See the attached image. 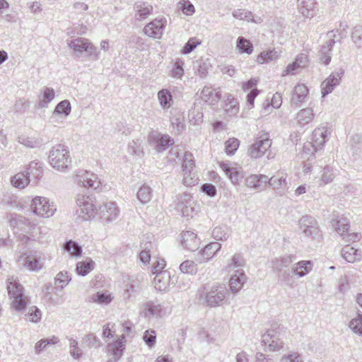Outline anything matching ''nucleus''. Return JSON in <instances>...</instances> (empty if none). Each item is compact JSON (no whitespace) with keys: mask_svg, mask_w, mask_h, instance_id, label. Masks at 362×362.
<instances>
[{"mask_svg":"<svg viewBox=\"0 0 362 362\" xmlns=\"http://www.w3.org/2000/svg\"><path fill=\"white\" fill-rule=\"evenodd\" d=\"M134 9L136 12L135 17L139 21L146 19L153 12V6L144 1L135 3Z\"/></svg>","mask_w":362,"mask_h":362,"instance_id":"24","label":"nucleus"},{"mask_svg":"<svg viewBox=\"0 0 362 362\" xmlns=\"http://www.w3.org/2000/svg\"><path fill=\"white\" fill-rule=\"evenodd\" d=\"M344 71L342 68L337 69L321 84V93L322 97L332 93L334 88L339 84Z\"/></svg>","mask_w":362,"mask_h":362,"instance_id":"12","label":"nucleus"},{"mask_svg":"<svg viewBox=\"0 0 362 362\" xmlns=\"http://www.w3.org/2000/svg\"><path fill=\"white\" fill-rule=\"evenodd\" d=\"M240 145V141L236 138H230L225 142V151L229 155L232 156L236 152Z\"/></svg>","mask_w":362,"mask_h":362,"instance_id":"50","label":"nucleus"},{"mask_svg":"<svg viewBox=\"0 0 362 362\" xmlns=\"http://www.w3.org/2000/svg\"><path fill=\"white\" fill-rule=\"evenodd\" d=\"M195 206L196 204L193 201L192 204H188L185 206H182V208L179 209L178 211H180L183 216L192 218L197 214Z\"/></svg>","mask_w":362,"mask_h":362,"instance_id":"62","label":"nucleus"},{"mask_svg":"<svg viewBox=\"0 0 362 362\" xmlns=\"http://www.w3.org/2000/svg\"><path fill=\"white\" fill-rule=\"evenodd\" d=\"M351 37L357 48H362V25H356L353 28Z\"/></svg>","mask_w":362,"mask_h":362,"instance_id":"48","label":"nucleus"},{"mask_svg":"<svg viewBox=\"0 0 362 362\" xmlns=\"http://www.w3.org/2000/svg\"><path fill=\"white\" fill-rule=\"evenodd\" d=\"M314 0H298V11L306 18H312L315 14Z\"/></svg>","mask_w":362,"mask_h":362,"instance_id":"27","label":"nucleus"},{"mask_svg":"<svg viewBox=\"0 0 362 362\" xmlns=\"http://www.w3.org/2000/svg\"><path fill=\"white\" fill-rule=\"evenodd\" d=\"M236 47L241 54H251L253 52L252 42L244 37L240 36L236 40Z\"/></svg>","mask_w":362,"mask_h":362,"instance_id":"37","label":"nucleus"},{"mask_svg":"<svg viewBox=\"0 0 362 362\" xmlns=\"http://www.w3.org/2000/svg\"><path fill=\"white\" fill-rule=\"evenodd\" d=\"M148 140L150 145L153 146L157 152H162L174 144V139L168 134L156 131H153L148 134Z\"/></svg>","mask_w":362,"mask_h":362,"instance_id":"9","label":"nucleus"},{"mask_svg":"<svg viewBox=\"0 0 362 362\" xmlns=\"http://www.w3.org/2000/svg\"><path fill=\"white\" fill-rule=\"evenodd\" d=\"M125 342V337L122 334L119 336L116 341L107 344V348L108 351L116 360H119L122 356Z\"/></svg>","mask_w":362,"mask_h":362,"instance_id":"22","label":"nucleus"},{"mask_svg":"<svg viewBox=\"0 0 362 362\" xmlns=\"http://www.w3.org/2000/svg\"><path fill=\"white\" fill-rule=\"evenodd\" d=\"M293 274L292 269H284L281 272H278V276L285 285L292 287L293 285V281L292 280V276Z\"/></svg>","mask_w":362,"mask_h":362,"instance_id":"57","label":"nucleus"},{"mask_svg":"<svg viewBox=\"0 0 362 362\" xmlns=\"http://www.w3.org/2000/svg\"><path fill=\"white\" fill-rule=\"evenodd\" d=\"M32 211L41 217L49 218L55 213L57 208L54 203H49L44 197H35L31 204Z\"/></svg>","mask_w":362,"mask_h":362,"instance_id":"5","label":"nucleus"},{"mask_svg":"<svg viewBox=\"0 0 362 362\" xmlns=\"http://www.w3.org/2000/svg\"><path fill=\"white\" fill-rule=\"evenodd\" d=\"M308 94V88L304 84H297L293 90L291 98V105L294 107H298L303 102Z\"/></svg>","mask_w":362,"mask_h":362,"instance_id":"20","label":"nucleus"},{"mask_svg":"<svg viewBox=\"0 0 362 362\" xmlns=\"http://www.w3.org/2000/svg\"><path fill=\"white\" fill-rule=\"evenodd\" d=\"M170 276L169 272H160L155 276L153 284L156 289L163 291L169 286Z\"/></svg>","mask_w":362,"mask_h":362,"instance_id":"28","label":"nucleus"},{"mask_svg":"<svg viewBox=\"0 0 362 362\" xmlns=\"http://www.w3.org/2000/svg\"><path fill=\"white\" fill-rule=\"evenodd\" d=\"M182 167L183 173H186V172L193 171L194 168V160L192 153L188 151L185 153L182 158Z\"/></svg>","mask_w":362,"mask_h":362,"instance_id":"45","label":"nucleus"},{"mask_svg":"<svg viewBox=\"0 0 362 362\" xmlns=\"http://www.w3.org/2000/svg\"><path fill=\"white\" fill-rule=\"evenodd\" d=\"M157 98L160 107L163 110L168 109L172 105L173 95L169 90L161 89L158 92Z\"/></svg>","mask_w":362,"mask_h":362,"instance_id":"33","label":"nucleus"},{"mask_svg":"<svg viewBox=\"0 0 362 362\" xmlns=\"http://www.w3.org/2000/svg\"><path fill=\"white\" fill-rule=\"evenodd\" d=\"M25 317H27V319L29 321L37 323L41 320V311L36 306L29 307L28 313L25 314Z\"/></svg>","mask_w":362,"mask_h":362,"instance_id":"53","label":"nucleus"},{"mask_svg":"<svg viewBox=\"0 0 362 362\" xmlns=\"http://www.w3.org/2000/svg\"><path fill=\"white\" fill-rule=\"evenodd\" d=\"M180 269L182 273L189 274H192L197 271L196 264L190 260L183 262L180 265Z\"/></svg>","mask_w":362,"mask_h":362,"instance_id":"63","label":"nucleus"},{"mask_svg":"<svg viewBox=\"0 0 362 362\" xmlns=\"http://www.w3.org/2000/svg\"><path fill=\"white\" fill-rule=\"evenodd\" d=\"M228 293L225 285L214 284L206 293V302L209 307L220 305L226 298Z\"/></svg>","mask_w":362,"mask_h":362,"instance_id":"6","label":"nucleus"},{"mask_svg":"<svg viewBox=\"0 0 362 362\" xmlns=\"http://www.w3.org/2000/svg\"><path fill=\"white\" fill-rule=\"evenodd\" d=\"M69 341V354L74 359L79 360L83 355L82 350L78 347L76 339L68 338Z\"/></svg>","mask_w":362,"mask_h":362,"instance_id":"46","label":"nucleus"},{"mask_svg":"<svg viewBox=\"0 0 362 362\" xmlns=\"http://www.w3.org/2000/svg\"><path fill=\"white\" fill-rule=\"evenodd\" d=\"M64 250L72 257H78L82 253L81 247L76 242L71 240L64 244Z\"/></svg>","mask_w":362,"mask_h":362,"instance_id":"38","label":"nucleus"},{"mask_svg":"<svg viewBox=\"0 0 362 362\" xmlns=\"http://www.w3.org/2000/svg\"><path fill=\"white\" fill-rule=\"evenodd\" d=\"M76 176V182L81 187L98 190L101 186V182L97 175L90 171L80 170Z\"/></svg>","mask_w":362,"mask_h":362,"instance_id":"8","label":"nucleus"},{"mask_svg":"<svg viewBox=\"0 0 362 362\" xmlns=\"http://www.w3.org/2000/svg\"><path fill=\"white\" fill-rule=\"evenodd\" d=\"M71 277L68 272H60L55 277V288L57 291L62 290L66 286L68 285L71 281Z\"/></svg>","mask_w":362,"mask_h":362,"instance_id":"42","label":"nucleus"},{"mask_svg":"<svg viewBox=\"0 0 362 362\" xmlns=\"http://www.w3.org/2000/svg\"><path fill=\"white\" fill-rule=\"evenodd\" d=\"M198 177L192 171L183 173L182 183L185 186L192 187L198 183Z\"/></svg>","mask_w":362,"mask_h":362,"instance_id":"56","label":"nucleus"},{"mask_svg":"<svg viewBox=\"0 0 362 362\" xmlns=\"http://www.w3.org/2000/svg\"><path fill=\"white\" fill-rule=\"evenodd\" d=\"M331 51H332V49L330 47H328V46H327L325 44L322 45L320 50L319 57H320V62L322 64H324L325 65H327L329 64L331 59H332Z\"/></svg>","mask_w":362,"mask_h":362,"instance_id":"55","label":"nucleus"},{"mask_svg":"<svg viewBox=\"0 0 362 362\" xmlns=\"http://www.w3.org/2000/svg\"><path fill=\"white\" fill-rule=\"evenodd\" d=\"M281 328L269 329L262 336V343L268 346L269 351H278L283 349L284 342L280 336Z\"/></svg>","mask_w":362,"mask_h":362,"instance_id":"10","label":"nucleus"},{"mask_svg":"<svg viewBox=\"0 0 362 362\" xmlns=\"http://www.w3.org/2000/svg\"><path fill=\"white\" fill-rule=\"evenodd\" d=\"M313 268V262L310 260H303L295 264L292 267V272L298 277H303L308 274Z\"/></svg>","mask_w":362,"mask_h":362,"instance_id":"29","label":"nucleus"},{"mask_svg":"<svg viewBox=\"0 0 362 362\" xmlns=\"http://www.w3.org/2000/svg\"><path fill=\"white\" fill-rule=\"evenodd\" d=\"M71 112V104L69 100H64L59 102L54 110V114H62L68 116Z\"/></svg>","mask_w":362,"mask_h":362,"instance_id":"52","label":"nucleus"},{"mask_svg":"<svg viewBox=\"0 0 362 362\" xmlns=\"http://www.w3.org/2000/svg\"><path fill=\"white\" fill-rule=\"evenodd\" d=\"M341 256L348 262H354L361 260L362 252L349 245L344 246L341 250Z\"/></svg>","mask_w":362,"mask_h":362,"instance_id":"26","label":"nucleus"},{"mask_svg":"<svg viewBox=\"0 0 362 362\" xmlns=\"http://www.w3.org/2000/svg\"><path fill=\"white\" fill-rule=\"evenodd\" d=\"M77 209L76 215L82 220L87 221L95 217L98 214V209L95 205V198L86 194H78L76 198Z\"/></svg>","mask_w":362,"mask_h":362,"instance_id":"2","label":"nucleus"},{"mask_svg":"<svg viewBox=\"0 0 362 362\" xmlns=\"http://www.w3.org/2000/svg\"><path fill=\"white\" fill-rule=\"evenodd\" d=\"M272 143V139H270L268 133H263L258 135L255 142L248 148V156L252 158H261L271 147Z\"/></svg>","mask_w":362,"mask_h":362,"instance_id":"4","label":"nucleus"},{"mask_svg":"<svg viewBox=\"0 0 362 362\" xmlns=\"http://www.w3.org/2000/svg\"><path fill=\"white\" fill-rule=\"evenodd\" d=\"M42 170L38 162L33 161L30 163L29 167L28 168L25 173L29 176H33L35 179L38 178L41 176Z\"/></svg>","mask_w":362,"mask_h":362,"instance_id":"54","label":"nucleus"},{"mask_svg":"<svg viewBox=\"0 0 362 362\" xmlns=\"http://www.w3.org/2000/svg\"><path fill=\"white\" fill-rule=\"evenodd\" d=\"M179 6L180 9L186 16H192L195 12L194 5L189 0H181Z\"/></svg>","mask_w":362,"mask_h":362,"instance_id":"58","label":"nucleus"},{"mask_svg":"<svg viewBox=\"0 0 362 362\" xmlns=\"http://www.w3.org/2000/svg\"><path fill=\"white\" fill-rule=\"evenodd\" d=\"M247 281V277L242 269H238L231 275L229 286L231 292L234 294L238 293Z\"/></svg>","mask_w":362,"mask_h":362,"instance_id":"17","label":"nucleus"},{"mask_svg":"<svg viewBox=\"0 0 362 362\" xmlns=\"http://www.w3.org/2000/svg\"><path fill=\"white\" fill-rule=\"evenodd\" d=\"M119 212L116 204L112 202L103 204L98 210L100 218L105 223L115 220L118 217Z\"/></svg>","mask_w":362,"mask_h":362,"instance_id":"13","label":"nucleus"},{"mask_svg":"<svg viewBox=\"0 0 362 362\" xmlns=\"http://www.w3.org/2000/svg\"><path fill=\"white\" fill-rule=\"evenodd\" d=\"M280 362H304L301 354L298 352H291L284 355Z\"/></svg>","mask_w":362,"mask_h":362,"instance_id":"61","label":"nucleus"},{"mask_svg":"<svg viewBox=\"0 0 362 362\" xmlns=\"http://www.w3.org/2000/svg\"><path fill=\"white\" fill-rule=\"evenodd\" d=\"M19 266H22L30 271L37 272L42 268V263L39 258L33 254H22L17 259Z\"/></svg>","mask_w":362,"mask_h":362,"instance_id":"14","label":"nucleus"},{"mask_svg":"<svg viewBox=\"0 0 362 362\" xmlns=\"http://www.w3.org/2000/svg\"><path fill=\"white\" fill-rule=\"evenodd\" d=\"M94 264L90 258H87L85 261L76 264V272L78 275L84 276L94 269Z\"/></svg>","mask_w":362,"mask_h":362,"instance_id":"35","label":"nucleus"},{"mask_svg":"<svg viewBox=\"0 0 362 362\" xmlns=\"http://www.w3.org/2000/svg\"><path fill=\"white\" fill-rule=\"evenodd\" d=\"M30 177L25 172L18 173L11 177V182L16 188H24L29 184Z\"/></svg>","mask_w":362,"mask_h":362,"instance_id":"36","label":"nucleus"},{"mask_svg":"<svg viewBox=\"0 0 362 362\" xmlns=\"http://www.w3.org/2000/svg\"><path fill=\"white\" fill-rule=\"evenodd\" d=\"M184 62L180 58L175 59L172 70L170 71V76L175 78L181 79L184 74Z\"/></svg>","mask_w":362,"mask_h":362,"instance_id":"43","label":"nucleus"},{"mask_svg":"<svg viewBox=\"0 0 362 362\" xmlns=\"http://www.w3.org/2000/svg\"><path fill=\"white\" fill-rule=\"evenodd\" d=\"M315 117L313 110L311 107H306L300 110L296 114V120L298 125L304 127L311 122Z\"/></svg>","mask_w":362,"mask_h":362,"instance_id":"30","label":"nucleus"},{"mask_svg":"<svg viewBox=\"0 0 362 362\" xmlns=\"http://www.w3.org/2000/svg\"><path fill=\"white\" fill-rule=\"evenodd\" d=\"M211 86H204L200 93V98L210 105H214L218 103L221 98V91Z\"/></svg>","mask_w":362,"mask_h":362,"instance_id":"19","label":"nucleus"},{"mask_svg":"<svg viewBox=\"0 0 362 362\" xmlns=\"http://www.w3.org/2000/svg\"><path fill=\"white\" fill-rule=\"evenodd\" d=\"M300 229L303 234L311 240L318 239L321 237L317 221L313 216H305L299 220Z\"/></svg>","mask_w":362,"mask_h":362,"instance_id":"7","label":"nucleus"},{"mask_svg":"<svg viewBox=\"0 0 362 362\" xmlns=\"http://www.w3.org/2000/svg\"><path fill=\"white\" fill-rule=\"evenodd\" d=\"M83 341L88 348L97 349L100 346V339L93 333L86 334Z\"/></svg>","mask_w":362,"mask_h":362,"instance_id":"59","label":"nucleus"},{"mask_svg":"<svg viewBox=\"0 0 362 362\" xmlns=\"http://www.w3.org/2000/svg\"><path fill=\"white\" fill-rule=\"evenodd\" d=\"M267 183L272 187L274 190L280 195L284 194L288 188L286 175L283 173H279L276 175L272 176L270 179H267Z\"/></svg>","mask_w":362,"mask_h":362,"instance_id":"16","label":"nucleus"},{"mask_svg":"<svg viewBox=\"0 0 362 362\" xmlns=\"http://www.w3.org/2000/svg\"><path fill=\"white\" fill-rule=\"evenodd\" d=\"M54 98V90L51 88H45L42 99L39 103V106L41 107H45L47 106L48 103H49Z\"/></svg>","mask_w":362,"mask_h":362,"instance_id":"51","label":"nucleus"},{"mask_svg":"<svg viewBox=\"0 0 362 362\" xmlns=\"http://www.w3.org/2000/svg\"><path fill=\"white\" fill-rule=\"evenodd\" d=\"M128 152L132 156H140L143 153V148L138 141L132 140L128 144Z\"/></svg>","mask_w":362,"mask_h":362,"instance_id":"64","label":"nucleus"},{"mask_svg":"<svg viewBox=\"0 0 362 362\" xmlns=\"http://www.w3.org/2000/svg\"><path fill=\"white\" fill-rule=\"evenodd\" d=\"M332 226L334 230L342 237L345 242H355L359 240L361 235L358 233H348L349 223L346 218H341L339 220H333Z\"/></svg>","mask_w":362,"mask_h":362,"instance_id":"11","label":"nucleus"},{"mask_svg":"<svg viewBox=\"0 0 362 362\" xmlns=\"http://www.w3.org/2000/svg\"><path fill=\"white\" fill-rule=\"evenodd\" d=\"M267 179L264 175H251L246 178V185L252 189L263 190Z\"/></svg>","mask_w":362,"mask_h":362,"instance_id":"23","label":"nucleus"},{"mask_svg":"<svg viewBox=\"0 0 362 362\" xmlns=\"http://www.w3.org/2000/svg\"><path fill=\"white\" fill-rule=\"evenodd\" d=\"M221 245L217 242H213L205 246L202 250V260L208 261L211 259L214 255L220 250Z\"/></svg>","mask_w":362,"mask_h":362,"instance_id":"34","label":"nucleus"},{"mask_svg":"<svg viewBox=\"0 0 362 362\" xmlns=\"http://www.w3.org/2000/svg\"><path fill=\"white\" fill-rule=\"evenodd\" d=\"M180 242L183 247L190 251L197 250L200 243L197 234L189 230L182 233Z\"/></svg>","mask_w":362,"mask_h":362,"instance_id":"18","label":"nucleus"},{"mask_svg":"<svg viewBox=\"0 0 362 362\" xmlns=\"http://www.w3.org/2000/svg\"><path fill=\"white\" fill-rule=\"evenodd\" d=\"M90 41L83 37H77L68 42L69 47L75 52L82 54L87 50Z\"/></svg>","mask_w":362,"mask_h":362,"instance_id":"31","label":"nucleus"},{"mask_svg":"<svg viewBox=\"0 0 362 362\" xmlns=\"http://www.w3.org/2000/svg\"><path fill=\"white\" fill-rule=\"evenodd\" d=\"M329 134L330 132L326 126L316 128L313 133V146L316 149L321 148L327 141Z\"/></svg>","mask_w":362,"mask_h":362,"instance_id":"21","label":"nucleus"},{"mask_svg":"<svg viewBox=\"0 0 362 362\" xmlns=\"http://www.w3.org/2000/svg\"><path fill=\"white\" fill-rule=\"evenodd\" d=\"M200 43L201 42L195 37L189 38L182 49L181 53L183 54L191 53Z\"/></svg>","mask_w":362,"mask_h":362,"instance_id":"60","label":"nucleus"},{"mask_svg":"<svg viewBox=\"0 0 362 362\" xmlns=\"http://www.w3.org/2000/svg\"><path fill=\"white\" fill-rule=\"evenodd\" d=\"M152 197V190L151 187L146 185H143L136 193V197L139 201L144 204L149 202Z\"/></svg>","mask_w":362,"mask_h":362,"instance_id":"40","label":"nucleus"},{"mask_svg":"<svg viewBox=\"0 0 362 362\" xmlns=\"http://www.w3.org/2000/svg\"><path fill=\"white\" fill-rule=\"evenodd\" d=\"M7 291L11 300V306L17 312H23L30 303V298L24 294V288L13 276L8 279Z\"/></svg>","mask_w":362,"mask_h":362,"instance_id":"1","label":"nucleus"},{"mask_svg":"<svg viewBox=\"0 0 362 362\" xmlns=\"http://www.w3.org/2000/svg\"><path fill=\"white\" fill-rule=\"evenodd\" d=\"M349 327L353 332L362 337V314L358 313L357 317L352 319Z\"/></svg>","mask_w":362,"mask_h":362,"instance_id":"49","label":"nucleus"},{"mask_svg":"<svg viewBox=\"0 0 362 362\" xmlns=\"http://www.w3.org/2000/svg\"><path fill=\"white\" fill-rule=\"evenodd\" d=\"M193 200L192 199V196L190 194L187 192H183L181 194H178L176 196L175 199V207L178 211L182 208V206H185L188 204H192Z\"/></svg>","mask_w":362,"mask_h":362,"instance_id":"44","label":"nucleus"},{"mask_svg":"<svg viewBox=\"0 0 362 362\" xmlns=\"http://www.w3.org/2000/svg\"><path fill=\"white\" fill-rule=\"evenodd\" d=\"M165 28V23L163 19H155L148 23L144 28V33L153 38L160 39Z\"/></svg>","mask_w":362,"mask_h":362,"instance_id":"15","label":"nucleus"},{"mask_svg":"<svg viewBox=\"0 0 362 362\" xmlns=\"http://www.w3.org/2000/svg\"><path fill=\"white\" fill-rule=\"evenodd\" d=\"M293 256L291 255H284L280 258L274 259L272 262L273 269L276 272H281L292 263Z\"/></svg>","mask_w":362,"mask_h":362,"instance_id":"32","label":"nucleus"},{"mask_svg":"<svg viewBox=\"0 0 362 362\" xmlns=\"http://www.w3.org/2000/svg\"><path fill=\"white\" fill-rule=\"evenodd\" d=\"M18 142L26 147L29 148H37L40 147L42 144V141L40 139H36L35 137H29L26 136H21L18 137Z\"/></svg>","mask_w":362,"mask_h":362,"instance_id":"47","label":"nucleus"},{"mask_svg":"<svg viewBox=\"0 0 362 362\" xmlns=\"http://www.w3.org/2000/svg\"><path fill=\"white\" fill-rule=\"evenodd\" d=\"M230 235V230L226 226H216L212 231V236L217 240H226Z\"/></svg>","mask_w":362,"mask_h":362,"instance_id":"41","label":"nucleus"},{"mask_svg":"<svg viewBox=\"0 0 362 362\" xmlns=\"http://www.w3.org/2000/svg\"><path fill=\"white\" fill-rule=\"evenodd\" d=\"M51 166L58 170H64L71 162L69 151L63 144H57L52 148L48 156Z\"/></svg>","mask_w":362,"mask_h":362,"instance_id":"3","label":"nucleus"},{"mask_svg":"<svg viewBox=\"0 0 362 362\" xmlns=\"http://www.w3.org/2000/svg\"><path fill=\"white\" fill-rule=\"evenodd\" d=\"M153 245L151 242H146L145 243H141V251L139 255V258L140 261L144 264L146 265L149 263L151 259V250Z\"/></svg>","mask_w":362,"mask_h":362,"instance_id":"39","label":"nucleus"},{"mask_svg":"<svg viewBox=\"0 0 362 362\" xmlns=\"http://www.w3.org/2000/svg\"><path fill=\"white\" fill-rule=\"evenodd\" d=\"M144 315L147 317H162L164 315L163 305L158 302L148 301L144 304Z\"/></svg>","mask_w":362,"mask_h":362,"instance_id":"25","label":"nucleus"}]
</instances>
